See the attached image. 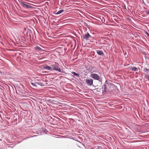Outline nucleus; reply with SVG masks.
<instances>
[{
  "label": "nucleus",
  "instance_id": "obj_1",
  "mask_svg": "<svg viewBox=\"0 0 149 149\" xmlns=\"http://www.w3.org/2000/svg\"><path fill=\"white\" fill-rule=\"evenodd\" d=\"M59 65L57 63L55 62L54 64L51 65L52 68V70H54L58 71L60 72H61L62 71L59 67Z\"/></svg>",
  "mask_w": 149,
  "mask_h": 149
},
{
  "label": "nucleus",
  "instance_id": "obj_18",
  "mask_svg": "<svg viewBox=\"0 0 149 149\" xmlns=\"http://www.w3.org/2000/svg\"><path fill=\"white\" fill-rule=\"evenodd\" d=\"M146 35H148V36H149V33H148V32H146Z\"/></svg>",
  "mask_w": 149,
  "mask_h": 149
},
{
  "label": "nucleus",
  "instance_id": "obj_2",
  "mask_svg": "<svg viewBox=\"0 0 149 149\" xmlns=\"http://www.w3.org/2000/svg\"><path fill=\"white\" fill-rule=\"evenodd\" d=\"M91 76L92 78L95 80H96L101 81H102V78L97 74L93 73L91 74Z\"/></svg>",
  "mask_w": 149,
  "mask_h": 149
},
{
  "label": "nucleus",
  "instance_id": "obj_7",
  "mask_svg": "<svg viewBox=\"0 0 149 149\" xmlns=\"http://www.w3.org/2000/svg\"><path fill=\"white\" fill-rule=\"evenodd\" d=\"M44 69H46L47 70H52V68L51 66H49L47 65H46L44 67Z\"/></svg>",
  "mask_w": 149,
  "mask_h": 149
},
{
  "label": "nucleus",
  "instance_id": "obj_13",
  "mask_svg": "<svg viewBox=\"0 0 149 149\" xmlns=\"http://www.w3.org/2000/svg\"><path fill=\"white\" fill-rule=\"evenodd\" d=\"M72 74H73L74 75L76 76V77H79V75L78 74L76 73L75 72H72Z\"/></svg>",
  "mask_w": 149,
  "mask_h": 149
},
{
  "label": "nucleus",
  "instance_id": "obj_16",
  "mask_svg": "<svg viewBox=\"0 0 149 149\" xmlns=\"http://www.w3.org/2000/svg\"><path fill=\"white\" fill-rule=\"evenodd\" d=\"M35 49L37 50H40L42 49L39 46H36L35 47Z\"/></svg>",
  "mask_w": 149,
  "mask_h": 149
},
{
  "label": "nucleus",
  "instance_id": "obj_14",
  "mask_svg": "<svg viewBox=\"0 0 149 149\" xmlns=\"http://www.w3.org/2000/svg\"><path fill=\"white\" fill-rule=\"evenodd\" d=\"M145 77L148 81H149V75H147V74H145Z\"/></svg>",
  "mask_w": 149,
  "mask_h": 149
},
{
  "label": "nucleus",
  "instance_id": "obj_12",
  "mask_svg": "<svg viewBox=\"0 0 149 149\" xmlns=\"http://www.w3.org/2000/svg\"><path fill=\"white\" fill-rule=\"evenodd\" d=\"M132 71H136L138 70V69L135 67H133L132 68Z\"/></svg>",
  "mask_w": 149,
  "mask_h": 149
},
{
  "label": "nucleus",
  "instance_id": "obj_4",
  "mask_svg": "<svg viewBox=\"0 0 149 149\" xmlns=\"http://www.w3.org/2000/svg\"><path fill=\"white\" fill-rule=\"evenodd\" d=\"M110 87L109 84L108 83L105 84L103 86V88H104V90L103 93H105L106 92H108L109 91V89Z\"/></svg>",
  "mask_w": 149,
  "mask_h": 149
},
{
  "label": "nucleus",
  "instance_id": "obj_15",
  "mask_svg": "<svg viewBox=\"0 0 149 149\" xmlns=\"http://www.w3.org/2000/svg\"><path fill=\"white\" fill-rule=\"evenodd\" d=\"M31 84L33 86L35 87H37V85H36V82L35 83L31 82Z\"/></svg>",
  "mask_w": 149,
  "mask_h": 149
},
{
  "label": "nucleus",
  "instance_id": "obj_17",
  "mask_svg": "<svg viewBox=\"0 0 149 149\" xmlns=\"http://www.w3.org/2000/svg\"><path fill=\"white\" fill-rule=\"evenodd\" d=\"M146 13L147 14H149V11H146Z\"/></svg>",
  "mask_w": 149,
  "mask_h": 149
},
{
  "label": "nucleus",
  "instance_id": "obj_10",
  "mask_svg": "<svg viewBox=\"0 0 149 149\" xmlns=\"http://www.w3.org/2000/svg\"><path fill=\"white\" fill-rule=\"evenodd\" d=\"M143 71L144 72L146 73V74H147L149 72V69L146 68H145L143 70Z\"/></svg>",
  "mask_w": 149,
  "mask_h": 149
},
{
  "label": "nucleus",
  "instance_id": "obj_9",
  "mask_svg": "<svg viewBox=\"0 0 149 149\" xmlns=\"http://www.w3.org/2000/svg\"><path fill=\"white\" fill-rule=\"evenodd\" d=\"M64 10L62 9L60 10L56 13L55 12V14L56 15L59 14L63 13L64 11Z\"/></svg>",
  "mask_w": 149,
  "mask_h": 149
},
{
  "label": "nucleus",
  "instance_id": "obj_8",
  "mask_svg": "<svg viewBox=\"0 0 149 149\" xmlns=\"http://www.w3.org/2000/svg\"><path fill=\"white\" fill-rule=\"evenodd\" d=\"M97 54L103 56L104 55V53L102 51L97 50Z\"/></svg>",
  "mask_w": 149,
  "mask_h": 149
},
{
  "label": "nucleus",
  "instance_id": "obj_3",
  "mask_svg": "<svg viewBox=\"0 0 149 149\" xmlns=\"http://www.w3.org/2000/svg\"><path fill=\"white\" fill-rule=\"evenodd\" d=\"M27 4H29V3L25 1H24V2H21L20 3V4L21 6L23 8H32V6L28 5Z\"/></svg>",
  "mask_w": 149,
  "mask_h": 149
},
{
  "label": "nucleus",
  "instance_id": "obj_11",
  "mask_svg": "<svg viewBox=\"0 0 149 149\" xmlns=\"http://www.w3.org/2000/svg\"><path fill=\"white\" fill-rule=\"evenodd\" d=\"M36 84L37 85H39L41 86H44V84L41 82H36Z\"/></svg>",
  "mask_w": 149,
  "mask_h": 149
},
{
  "label": "nucleus",
  "instance_id": "obj_6",
  "mask_svg": "<svg viewBox=\"0 0 149 149\" xmlns=\"http://www.w3.org/2000/svg\"><path fill=\"white\" fill-rule=\"evenodd\" d=\"M91 38V36L88 33H86L83 36V39L86 40H88L89 38Z\"/></svg>",
  "mask_w": 149,
  "mask_h": 149
},
{
  "label": "nucleus",
  "instance_id": "obj_5",
  "mask_svg": "<svg viewBox=\"0 0 149 149\" xmlns=\"http://www.w3.org/2000/svg\"><path fill=\"white\" fill-rule=\"evenodd\" d=\"M86 82L87 84L90 86H91L93 84V80L91 79H86Z\"/></svg>",
  "mask_w": 149,
  "mask_h": 149
}]
</instances>
